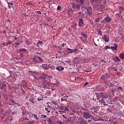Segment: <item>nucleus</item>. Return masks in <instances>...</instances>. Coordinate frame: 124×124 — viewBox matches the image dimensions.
<instances>
[{
  "mask_svg": "<svg viewBox=\"0 0 124 124\" xmlns=\"http://www.w3.org/2000/svg\"><path fill=\"white\" fill-rule=\"evenodd\" d=\"M112 21V18H110L109 15H108L102 21L103 24H110Z\"/></svg>",
  "mask_w": 124,
  "mask_h": 124,
  "instance_id": "f257e3e1",
  "label": "nucleus"
},
{
  "mask_svg": "<svg viewBox=\"0 0 124 124\" xmlns=\"http://www.w3.org/2000/svg\"><path fill=\"white\" fill-rule=\"evenodd\" d=\"M83 117L84 119H90L93 118V115H91L89 112L84 111L83 112Z\"/></svg>",
  "mask_w": 124,
  "mask_h": 124,
  "instance_id": "f03ea898",
  "label": "nucleus"
},
{
  "mask_svg": "<svg viewBox=\"0 0 124 124\" xmlns=\"http://www.w3.org/2000/svg\"><path fill=\"white\" fill-rule=\"evenodd\" d=\"M7 83L4 81H3L1 82L0 85V88L1 89V90H3V91H6L7 87L6 84Z\"/></svg>",
  "mask_w": 124,
  "mask_h": 124,
  "instance_id": "7ed1b4c3",
  "label": "nucleus"
},
{
  "mask_svg": "<svg viewBox=\"0 0 124 124\" xmlns=\"http://www.w3.org/2000/svg\"><path fill=\"white\" fill-rule=\"evenodd\" d=\"M66 52L68 54H72V53H77L78 52V49L75 48L74 49H71L69 48H67Z\"/></svg>",
  "mask_w": 124,
  "mask_h": 124,
  "instance_id": "20e7f679",
  "label": "nucleus"
},
{
  "mask_svg": "<svg viewBox=\"0 0 124 124\" xmlns=\"http://www.w3.org/2000/svg\"><path fill=\"white\" fill-rule=\"evenodd\" d=\"M72 4L73 9H76V10H80V5H79V4H77L75 2H72Z\"/></svg>",
  "mask_w": 124,
  "mask_h": 124,
  "instance_id": "39448f33",
  "label": "nucleus"
},
{
  "mask_svg": "<svg viewBox=\"0 0 124 124\" xmlns=\"http://www.w3.org/2000/svg\"><path fill=\"white\" fill-rule=\"evenodd\" d=\"M86 9V12L89 15H93V8H92V7H88Z\"/></svg>",
  "mask_w": 124,
  "mask_h": 124,
  "instance_id": "423d86ee",
  "label": "nucleus"
},
{
  "mask_svg": "<svg viewBox=\"0 0 124 124\" xmlns=\"http://www.w3.org/2000/svg\"><path fill=\"white\" fill-rule=\"evenodd\" d=\"M43 86H44V88H47V85L49 86L50 85L51 83H50L49 81H48L47 80H46V79H45L43 81V83H42Z\"/></svg>",
  "mask_w": 124,
  "mask_h": 124,
  "instance_id": "0eeeda50",
  "label": "nucleus"
},
{
  "mask_svg": "<svg viewBox=\"0 0 124 124\" xmlns=\"http://www.w3.org/2000/svg\"><path fill=\"white\" fill-rule=\"evenodd\" d=\"M102 38L105 42H109V40H110V37L107 35H103Z\"/></svg>",
  "mask_w": 124,
  "mask_h": 124,
  "instance_id": "6e6552de",
  "label": "nucleus"
},
{
  "mask_svg": "<svg viewBox=\"0 0 124 124\" xmlns=\"http://www.w3.org/2000/svg\"><path fill=\"white\" fill-rule=\"evenodd\" d=\"M84 25V21H83V19L80 18L78 19V26L81 27Z\"/></svg>",
  "mask_w": 124,
  "mask_h": 124,
  "instance_id": "1a4fd4ad",
  "label": "nucleus"
},
{
  "mask_svg": "<svg viewBox=\"0 0 124 124\" xmlns=\"http://www.w3.org/2000/svg\"><path fill=\"white\" fill-rule=\"evenodd\" d=\"M56 70H58V71H62L63 69H64V67L62 66H57L56 68Z\"/></svg>",
  "mask_w": 124,
  "mask_h": 124,
  "instance_id": "9d476101",
  "label": "nucleus"
},
{
  "mask_svg": "<svg viewBox=\"0 0 124 124\" xmlns=\"http://www.w3.org/2000/svg\"><path fill=\"white\" fill-rule=\"evenodd\" d=\"M100 96L102 97V98H108V95H107L104 93H100Z\"/></svg>",
  "mask_w": 124,
  "mask_h": 124,
  "instance_id": "9b49d317",
  "label": "nucleus"
},
{
  "mask_svg": "<svg viewBox=\"0 0 124 124\" xmlns=\"http://www.w3.org/2000/svg\"><path fill=\"white\" fill-rule=\"evenodd\" d=\"M2 45H4V46H9V45H11V41L9 40L7 41L6 42L3 43Z\"/></svg>",
  "mask_w": 124,
  "mask_h": 124,
  "instance_id": "f8f14e48",
  "label": "nucleus"
},
{
  "mask_svg": "<svg viewBox=\"0 0 124 124\" xmlns=\"http://www.w3.org/2000/svg\"><path fill=\"white\" fill-rule=\"evenodd\" d=\"M33 62H36V63H39L38 56H36V58H35V57L33 58Z\"/></svg>",
  "mask_w": 124,
  "mask_h": 124,
  "instance_id": "ddd939ff",
  "label": "nucleus"
},
{
  "mask_svg": "<svg viewBox=\"0 0 124 124\" xmlns=\"http://www.w3.org/2000/svg\"><path fill=\"white\" fill-rule=\"evenodd\" d=\"M17 52H18V53H22L23 52H27V49L26 48H21V49H18L17 50Z\"/></svg>",
  "mask_w": 124,
  "mask_h": 124,
  "instance_id": "4468645a",
  "label": "nucleus"
},
{
  "mask_svg": "<svg viewBox=\"0 0 124 124\" xmlns=\"http://www.w3.org/2000/svg\"><path fill=\"white\" fill-rule=\"evenodd\" d=\"M117 48H118V45L117 44H114V46L110 47V49H111L112 50H116V51H117Z\"/></svg>",
  "mask_w": 124,
  "mask_h": 124,
  "instance_id": "2eb2a0df",
  "label": "nucleus"
},
{
  "mask_svg": "<svg viewBox=\"0 0 124 124\" xmlns=\"http://www.w3.org/2000/svg\"><path fill=\"white\" fill-rule=\"evenodd\" d=\"M46 76H47V75H46L45 74H43L42 77H39V79H43V81H44V80H46L45 78H46Z\"/></svg>",
  "mask_w": 124,
  "mask_h": 124,
  "instance_id": "dca6fc26",
  "label": "nucleus"
},
{
  "mask_svg": "<svg viewBox=\"0 0 124 124\" xmlns=\"http://www.w3.org/2000/svg\"><path fill=\"white\" fill-rule=\"evenodd\" d=\"M79 124H87V122H86V121H85V120H84V119H83V118L80 120Z\"/></svg>",
  "mask_w": 124,
  "mask_h": 124,
  "instance_id": "f3484780",
  "label": "nucleus"
},
{
  "mask_svg": "<svg viewBox=\"0 0 124 124\" xmlns=\"http://www.w3.org/2000/svg\"><path fill=\"white\" fill-rule=\"evenodd\" d=\"M113 60H114V62H121V60L119 59V57H118V56H116L115 58H113Z\"/></svg>",
  "mask_w": 124,
  "mask_h": 124,
  "instance_id": "a211bd4d",
  "label": "nucleus"
},
{
  "mask_svg": "<svg viewBox=\"0 0 124 124\" xmlns=\"http://www.w3.org/2000/svg\"><path fill=\"white\" fill-rule=\"evenodd\" d=\"M104 83H106L109 88H112V87H113V84L110 82H104Z\"/></svg>",
  "mask_w": 124,
  "mask_h": 124,
  "instance_id": "6ab92c4d",
  "label": "nucleus"
},
{
  "mask_svg": "<svg viewBox=\"0 0 124 124\" xmlns=\"http://www.w3.org/2000/svg\"><path fill=\"white\" fill-rule=\"evenodd\" d=\"M34 100L35 99L33 98V97H31L30 98V101L31 102V103H33V104H34L35 102H34Z\"/></svg>",
  "mask_w": 124,
  "mask_h": 124,
  "instance_id": "aec40b11",
  "label": "nucleus"
},
{
  "mask_svg": "<svg viewBox=\"0 0 124 124\" xmlns=\"http://www.w3.org/2000/svg\"><path fill=\"white\" fill-rule=\"evenodd\" d=\"M95 95L96 96L97 100L100 99V93H96Z\"/></svg>",
  "mask_w": 124,
  "mask_h": 124,
  "instance_id": "412c9836",
  "label": "nucleus"
},
{
  "mask_svg": "<svg viewBox=\"0 0 124 124\" xmlns=\"http://www.w3.org/2000/svg\"><path fill=\"white\" fill-rule=\"evenodd\" d=\"M99 101L100 103H104V105L107 106V104H106V103L104 101V99H103V98L100 100Z\"/></svg>",
  "mask_w": 124,
  "mask_h": 124,
  "instance_id": "4be33fe9",
  "label": "nucleus"
},
{
  "mask_svg": "<svg viewBox=\"0 0 124 124\" xmlns=\"http://www.w3.org/2000/svg\"><path fill=\"white\" fill-rule=\"evenodd\" d=\"M119 9L120 13H122V12H123V11H124V7H122L121 6H119Z\"/></svg>",
  "mask_w": 124,
  "mask_h": 124,
  "instance_id": "5701e85b",
  "label": "nucleus"
},
{
  "mask_svg": "<svg viewBox=\"0 0 124 124\" xmlns=\"http://www.w3.org/2000/svg\"><path fill=\"white\" fill-rule=\"evenodd\" d=\"M81 35H82V36L84 37L85 39H87V38H88V37L87 36V34H86V33L83 32L81 33Z\"/></svg>",
  "mask_w": 124,
  "mask_h": 124,
  "instance_id": "b1692460",
  "label": "nucleus"
},
{
  "mask_svg": "<svg viewBox=\"0 0 124 124\" xmlns=\"http://www.w3.org/2000/svg\"><path fill=\"white\" fill-rule=\"evenodd\" d=\"M7 4L8 5V8H9V9H10V8H11V7H12V5H13V4H12L11 2H8V1H7Z\"/></svg>",
  "mask_w": 124,
  "mask_h": 124,
  "instance_id": "393cba45",
  "label": "nucleus"
},
{
  "mask_svg": "<svg viewBox=\"0 0 124 124\" xmlns=\"http://www.w3.org/2000/svg\"><path fill=\"white\" fill-rule=\"evenodd\" d=\"M119 57L120 58V59H121L122 60H124V53H121L119 55Z\"/></svg>",
  "mask_w": 124,
  "mask_h": 124,
  "instance_id": "a878e982",
  "label": "nucleus"
},
{
  "mask_svg": "<svg viewBox=\"0 0 124 124\" xmlns=\"http://www.w3.org/2000/svg\"><path fill=\"white\" fill-rule=\"evenodd\" d=\"M32 116L34 118V119H35L36 120V121H38L39 118H38V117H37V115L32 114Z\"/></svg>",
  "mask_w": 124,
  "mask_h": 124,
  "instance_id": "bb28decb",
  "label": "nucleus"
},
{
  "mask_svg": "<svg viewBox=\"0 0 124 124\" xmlns=\"http://www.w3.org/2000/svg\"><path fill=\"white\" fill-rule=\"evenodd\" d=\"M38 59L39 60V63H40V62H42L44 61L43 59L39 56H38Z\"/></svg>",
  "mask_w": 124,
  "mask_h": 124,
  "instance_id": "cd10ccee",
  "label": "nucleus"
},
{
  "mask_svg": "<svg viewBox=\"0 0 124 124\" xmlns=\"http://www.w3.org/2000/svg\"><path fill=\"white\" fill-rule=\"evenodd\" d=\"M46 118H47V115H41V119H46Z\"/></svg>",
  "mask_w": 124,
  "mask_h": 124,
  "instance_id": "c85d7f7f",
  "label": "nucleus"
},
{
  "mask_svg": "<svg viewBox=\"0 0 124 124\" xmlns=\"http://www.w3.org/2000/svg\"><path fill=\"white\" fill-rule=\"evenodd\" d=\"M72 11H73V10L72 9V8L70 7L68 8V12H69V13H70V12H72Z\"/></svg>",
  "mask_w": 124,
  "mask_h": 124,
  "instance_id": "c756f323",
  "label": "nucleus"
},
{
  "mask_svg": "<svg viewBox=\"0 0 124 124\" xmlns=\"http://www.w3.org/2000/svg\"><path fill=\"white\" fill-rule=\"evenodd\" d=\"M97 32L98 33V34H99V35H100L101 36H102V34H103V33H102V32L100 31H98Z\"/></svg>",
  "mask_w": 124,
  "mask_h": 124,
  "instance_id": "7c9ffc66",
  "label": "nucleus"
},
{
  "mask_svg": "<svg viewBox=\"0 0 124 124\" xmlns=\"http://www.w3.org/2000/svg\"><path fill=\"white\" fill-rule=\"evenodd\" d=\"M43 44V42L41 41H39V42L37 43V46H39V45H42Z\"/></svg>",
  "mask_w": 124,
  "mask_h": 124,
  "instance_id": "2f4dec72",
  "label": "nucleus"
},
{
  "mask_svg": "<svg viewBox=\"0 0 124 124\" xmlns=\"http://www.w3.org/2000/svg\"><path fill=\"white\" fill-rule=\"evenodd\" d=\"M46 65H47V64H42V65H41V67H42V68H44V69Z\"/></svg>",
  "mask_w": 124,
  "mask_h": 124,
  "instance_id": "473e14b6",
  "label": "nucleus"
},
{
  "mask_svg": "<svg viewBox=\"0 0 124 124\" xmlns=\"http://www.w3.org/2000/svg\"><path fill=\"white\" fill-rule=\"evenodd\" d=\"M79 2H80V5H84V0H79Z\"/></svg>",
  "mask_w": 124,
  "mask_h": 124,
  "instance_id": "72a5a7b5",
  "label": "nucleus"
},
{
  "mask_svg": "<svg viewBox=\"0 0 124 124\" xmlns=\"http://www.w3.org/2000/svg\"><path fill=\"white\" fill-rule=\"evenodd\" d=\"M61 95L62 96H63V97H68V96H66V94H65L64 93H61Z\"/></svg>",
  "mask_w": 124,
  "mask_h": 124,
  "instance_id": "f704fd0d",
  "label": "nucleus"
},
{
  "mask_svg": "<svg viewBox=\"0 0 124 124\" xmlns=\"http://www.w3.org/2000/svg\"><path fill=\"white\" fill-rule=\"evenodd\" d=\"M36 13H38V14H39L40 15H41L42 13H41V11H37L35 12Z\"/></svg>",
  "mask_w": 124,
  "mask_h": 124,
  "instance_id": "c9c22d12",
  "label": "nucleus"
},
{
  "mask_svg": "<svg viewBox=\"0 0 124 124\" xmlns=\"http://www.w3.org/2000/svg\"><path fill=\"white\" fill-rule=\"evenodd\" d=\"M62 118H64V119H65L66 120H68V121H69V119H68L65 116H64V114H63L62 115Z\"/></svg>",
  "mask_w": 124,
  "mask_h": 124,
  "instance_id": "e433bc0d",
  "label": "nucleus"
},
{
  "mask_svg": "<svg viewBox=\"0 0 124 124\" xmlns=\"http://www.w3.org/2000/svg\"><path fill=\"white\" fill-rule=\"evenodd\" d=\"M99 21H100V19H99V18H97L95 20L96 23H98V22H99Z\"/></svg>",
  "mask_w": 124,
  "mask_h": 124,
  "instance_id": "4c0bfd02",
  "label": "nucleus"
},
{
  "mask_svg": "<svg viewBox=\"0 0 124 124\" xmlns=\"http://www.w3.org/2000/svg\"><path fill=\"white\" fill-rule=\"evenodd\" d=\"M118 97L117 96L114 97V98L113 99V101H116V100H118Z\"/></svg>",
  "mask_w": 124,
  "mask_h": 124,
  "instance_id": "58836bf2",
  "label": "nucleus"
},
{
  "mask_svg": "<svg viewBox=\"0 0 124 124\" xmlns=\"http://www.w3.org/2000/svg\"><path fill=\"white\" fill-rule=\"evenodd\" d=\"M105 48H106V50H107V49H111V47H110V46H106Z\"/></svg>",
  "mask_w": 124,
  "mask_h": 124,
  "instance_id": "ea45409f",
  "label": "nucleus"
},
{
  "mask_svg": "<svg viewBox=\"0 0 124 124\" xmlns=\"http://www.w3.org/2000/svg\"><path fill=\"white\" fill-rule=\"evenodd\" d=\"M62 9V6H58L57 7V10H61Z\"/></svg>",
  "mask_w": 124,
  "mask_h": 124,
  "instance_id": "a19ab883",
  "label": "nucleus"
},
{
  "mask_svg": "<svg viewBox=\"0 0 124 124\" xmlns=\"http://www.w3.org/2000/svg\"><path fill=\"white\" fill-rule=\"evenodd\" d=\"M118 90H120L121 91V92H122V91H123V87H122L119 86L118 87Z\"/></svg>",
  "mask_w": 124,
  "mask_h": 124,
  "instance_id": "79ce46f5",
  "label": "nucleus"
},
{
  "mask_svg": "<svg viewBox=\"0 0 124 124\" xmlns=\"http://www.w3.org/2000/svg\"><path fill=\"white\" fill-rule=\"evenodd\" d=\"M100 79L101 80H103V81H104V80H105V77H100Z\"/></svg>",
  "mask_w": 124,
  "mask_h": 124,
  "instance_id": "37998d69",
  "label": "nucleus"
},
{
  "mask_svg": "<svg viewBox=\"0 0 124 124\" xmlns=\"http://www.w3.org/2000/svg\"><path fill=\"white\" fill-rule=\"evenodd\" d=\"M57 124H62V121L58 120L57 121Z\"/></svg>",
  "mask_w": 124,
  "mask_h": 124,
  "instance_id": "c03bdc74",
  "label": "nucleus"
},
{
  "mask_svg": "<svg viewBox=\"0 0 124 124\" xmlns=\"http://www.w3.org/2000/svg\"><path fill=\"white\" fill-rule=\"evenodd\" d=\"M45 110H46L47 112H48V113H50V112H51L50 110H49V108H45Z\"/></svg>",
  "mask_w": 124,
  "mask_h": 124,
  "instance_id": "a18cd8bd",
  "label": "nucleus"
},
{
  "mask_svg": "<svg viewBox=\"0 0 124 124\" xmlns=\"http://www.w3.org/2000/svg\"><path fill=\"white\" fill-rule=\"evenodd\" d=\"M41 100H42V98H40V97H38L37 98V101H41Z\"/></svg>",
  "mask_w": 124,
  "mask_h": 124,
  "instance_id": "49530a36",
  "label": "nucleus"
},
{
  "mask_svg": "<svg viewBox=\"0 0 124 124\" xmlns=\"http://www.w3.org/2000/svg\"><path fill=\"white\" fill-rule=\"evenodd\" d=\"M47 76V77L50 79H53V76Z\"/></svg>",
  "mask_w": 124,
  "mask_h": 124,
  "instance_id": "de8ad7c7",
  "label": "nucleus"
},
{
  "mask_svg": "<svg viewBox=\"0 0 124 124\" xmlns=\"http://www.w3.org/2000/svg\"><path fill=\"white\" fill-rule=\"evenodd\" d=\"M28 124H33V121H29L28 123Z\"/></svg>",
  "mask_w": 124,
  "mask_h": 124,
  "instance_id": "09e8293b",
  "label": "nucleus"
},
{
  "mask_svg": "<svg viewBox=\"0 0 124 124\" xmlns=\"http://www.w3.org/2000/svg\"><path fill=\"white\" fill-rule=\"evenodd\" d=\"M89 84L87 82H85V84L83 85V87H86Z\"/></svg>",
  "mask_w": 124,
  "mask_h": 124,
  "instance_id": "8fccbe9b",
  "label": "nucleus"
},
{
  "mask_svg": "<svg viewBox=\"0 0 124 124\" xmlns=\"http://www.w3.org/2000/svg\"><path fill=\"white\" fill-rule=\"evenodd\" d=\"M64 111H68V108L65 107V108H64Z\"/></svg>",
  "mask_w": 124,
  "mask_h": 124,
  "instance_id": "3c124183",
  "label": "nucleus"
},
{
  "mask_svg": "<svg viewBox=\"0 0 124 124\" xmlns=\"http://www.w3.org/2000/svg\"><path fill=\"white\" fill-rule=\"evenodd\" d=\"M48 122L49 123V124H51L52 123V120L49 119V120H48Z\"/></svg>",
  "mask_w": 124,
  "mask_h": 124,
  "instance_id": "603ef678",
  "label": "nucleus"
},
{
  "mask_svg": "<svg viewBox=\"0 0 124 124\" xmlns=\"http://www.w3.org/2000/svg\"><path fill=\"white\" fill-rule=\"evenodd\" d=\"M90 2L91 3H93L94 2V0H90Z\"/></svg>",
  "mask_w": 124,
  "mask_h": 124,
  "instance_id": "864d4df0",
  "label": "nucleus"
},
{
  "mask_svg": "<svg viewBox=\"0 0 124 124\" xmlns=\"http://www.w3.org/2000/svg\"><path fill=\"white\" fill-rule=\"evenodd\" d=\"M94 2H95V3H98V0H94Z\"/></svg>",
  "mask_w": 124,
  "mask_h": 124,
  "instance_id": "5fc2aeb1",
  "label": "nucleus"
},
{
  "mask_svg": "<svg viewBox=\"0 0 124 124\" xmlns=\"http://www.w3.org/2000/svg\"><path fill=\"white\" fill-rule=\"evenodd\" d=\"M14 39H15V40H16V41H18V39L17 38V37L15 36V37H14Z\"/></svg>",
  "mask_w": 124,
  "mask_h": 124,
  "instance_id": "6e6d98bb",
  "label": "nucleus"
},
{
  "mask_svg": "<svg viewBox=\"0 0 124 124\" xmlns=\"http://www.w3.org/2000/svg\"><path fill=\"white\" fill-rule=\"evenodd\" d=\"M60 109H62V110H64V107H61L60 108Z\"/></svg>",
  "mask_w": 124,
  "mask_h": 124,
  "instance_id": "4d7b16f0",
  "label": "nucleus"
},
{
  "mask_svg": "<svg viewBox=\"0 0 124 124\" xmlns=\"http://www.w3.org/2000/svg\"><path fill=\"white\" fill-rule=\"evenodd\" d=\"M64 45H66V44H62V47H63V48H64Z\"/></svg>",
  "mask_w": 124,
  "mask_h": 124,
  "instance_id": "13d9d810",
  "label": "nucleus"
},
{
  "mask_svg": "<svg viewBox=\"0 0 124 124\" xmlns=\"http://www.w3.org/2000/svg\"><path fill=\"white\" fill-rule=\"evenodd\" d=\"M15 43L16 45H20V43H19L15 42Z\"/></svg>",
  "mask_w": 124,
  "mask_h": 124,
  "instance_id": "bf43d9fd",
  "label": "nucleus"
},
{
  "mask_svg": "<svg viewBox=\"0 0 124 124\" xmlns=\"http://www.w3.org/2000/svg\"><path fill=\"white\" fill-rule=\"evenodd\" d=\"M51 102H52V103L53 104H55V105H56V102H55V101H52Z\"/></svg>",
  "mask_w": 124,
  "mask_h": 124,
  "instance_id": "052dcab7",
  "label": "nucleus"
},
{
  "mask_svg": "<svg viewBox=\"0 0 124 124\" xmlns=\"http://www.w3.org/2000/svg\"><path fill=\"white\" fill-rule=\"evenodd\" d=\"M44 69H45L46 70H48V69H48V67H45V68H44Z\"/></svg>",
  "mask_w": 124,
  "mask_h": 124,
  "instance_id": "680f3d73",
  "label": "nucleus"
},
{
  "mask_svg": "<svg viewBox=\"0 0 124 124\" xmlns=\"http://www.w3.org/2000/svg\"><path fill=\"white\" fill-rule=\"evenodd\" d=\"M59 112H60L59 114H62V111L61 110H59Z\"/></svg>",
  "mask_w": 124,
  "mask_h": 124,
  "instance_id": "e2e57ef3",
  "label": "nucleus"
},
{
  "mask_svg": "<svg viewBox=\"0 0 124 124\" xmlns=\"http://www.w3.org/2000/svg\"><path fill=\"white\" fill-rule=\"evenodd\" d=\"M55 113L56 114V116H58L59 115V112H58V111H56Z\"/></svg>",
  "mask_w": 124,
  "mask_h": 124,
  "instance_id": "0e129e2a",
  "label": "nucleus"
},
{
  "mask_svg": "<svg viewBox=\"0 0 124 124\" xmlns=\"http://www.w3.org/2000/svg\"><path fill=\"white\" fill-rule=\"evenodd\" d=\"M3 34H5V33H6V31H3Z\"/></svg>",
  "mask_w": 124,
  "mask_h": 124,
  "instance_id": "69168bd1",
  "label": "nucleus"
},
{
  "mask_svg": "<svg viewBox=\"0 0 124 124\" xmlns=\"http://www.w3.org/2000/svg\"><path fill=\"white\" fill-rule=\"evenodd\" d=\"M21 91L22 93H25V91H24V89H21Z\"/></svg>",
  "mask_w": 124,
  "mask_h": 124,
  "instance_id": "338daca9",
  "label": "nucleus"
},
{
  "mask_svg": "<svg viewBox=\"0 0 124 124\" xmlns=\"http://www.w3.org/2000/svg\"><path fill=\"white\" fill-rule=\"evenodd\" d=\"M61 101H62H62H64V100H63V99L62 98Z\"/></svg>",
  "mask_w": 124,
  "mask_h": 124,
  "instance_id": "774afa93",
  "label": "nucleus"
}]
</instances>
